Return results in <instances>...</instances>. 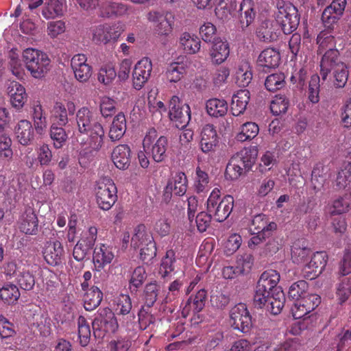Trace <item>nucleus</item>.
<instances>
[{
    "mask_svg": "<svg viewBox=\"0 0 351 351\" xmlns=\"http://www.w3.org/2000/svg\"><path fill=\"white\" fill-rule=\"evenodd\" d=\"M308 287V283L304 280L294 282L289 287V297L298 301L307 293Z\"/></svg>",
    "mask_w": 351,
    "mask_h": 351,
    "instance_id": "052dcab7",
    "label": "nucleus"
},
{
    "mask_svg": "<svg viewBox=\"0 0 351 351\" xmlns=\"http://www.w3.org/2000/svg\"><path fill=\"white\" fill-rule=\"evenodd\" d=\"M311 254V250L304 239L295 241L291 246V260L294 263H304Z\"/></svg>",
    "mask_w": 351,
    "mask_h": 351,
    "instance_id": "473e14b6",
    "label": "nucleus"
},
{
    "mask_svg": "<svg viewBox=\"0 0 351 351\" xmlns=\"http://www.w3.org/2000/svg\"><path fill=\"white\" fill-rule=\"evenodd\" d=\"M12 106L17 110L22 108L27 101L25 88L17 82H12L8 87Z\"/></svg>",
    "mask_w": 351,
    "mask_h": 351,
    "instance_id": "bb28decb",
    "label": "nucleus"
},
{
    "mask_svg": "<svg viewBox=\"0 0 351 351\" xmlns=\"http://www.w3.org/2000/svg\"><path fill=\"white\" fill-rule=\"evenodd\" d=\"M152 308L141 306L138 311V323L141 330H144L156 322V317L151 313Z\"/></svg>",
    "mask_w": 351,
    "mask_h": 351,
    "instance_id": "e2e57ef3",
    "label": "nucleus"
},
{
    "mask_svg": "<svg viewBox=\"0 0 351 351\" xmlns=\"http://www.w3.org/2000/svg\"><path fill=\"white\" fill-rule=\"evenodd\" d=\"M234 198L226 195L221 198L220 191L215 188L207 199V211L219 222L225 221L232 211Z\"/></svg>",
    "mask_w": 351,
    "mask_h": 351,
    "instance_id": "0eeeda50",
    "label": "nucleus"
},
{
    "mask_svg": "<svg viewBox=\"0 0 351 351\" xmlns=\"http://www.w3.org/2000/svg\"><path fill=\"white\" fill-rule=\"evenodd\" d=\"M337 297L340 304L346 302L351 295V277H339L337 285Z\"/></svg>",
    "mask_w": 351,
    "mask_h": 351,
    "instance_id": "de8ad7c7",
    "label": "nucleus"
},
{
    "mask_svg": "<svg viewBox=\"0 0 351 351\" xmlns=\"http://www.w3.org/2000/svg\"><path fill=\"white\" fill-rule=\"evenodd\" d=\"M280 60V56L277 50L274 48H267L260 53L258 64L260 66L271 69L277 67Z\"/></svg>",
    "mask_w": 351,
    "mask_h": 351,
    "instance_id": "72a5a7b5",
    "label": "nucleus"
},
{
    "mask_svg": "<svg viewBox=\"0 0 351 351\" xmlns=\"http://www.w3.org/2000/svg\"><path fill=\"white\" fill-rule=\"evenodd\" d=\"M93 335L97 337L104 335L102 331L114 333L119 327L114 313L110 309H103L92 322Z\"/></svg>",
    "mask_w": 351,
    "mask_h": 351,
    "instance_id": "9b49d317",
    "label": "nucleus"
},
{
    "mask_svg": "<svg viewBox=\"0 0 351 351\" xmlns=\"http://www.w3.org/2000/svg\"><path fill=\"white\" fill-rule=\"evenodd\" d=\"M347 0H333L323 11L322 20L325 27L332 28L343 15Z\"/></svg>",
    "mask_w": 351,
    "mask_h": 351,
    "instance_id": "a211bd4d",
    "label": "nucleus"
},
{
    "mask_svg": "<svg viewBox=\"0 0 351 351\" xmlns=\"http://www.w3.org/2000/svg\"><path fill=\"white\" fill-rule=\"evenodd\" d=\"M15 134L19 143L27 145L34 138V129L30 121L23 119L15 127Z\"/></svg>",
    "mask_w": 351,
    "mask_h": 351,
    "instance_id": "7c9ffc66",
    "label": "nucleus"
},
{
    "mask_svg": "<svg viewBox=\"0 0 351 351\" xmlns=\"http://www.w3.org/2000/svg\"><path fill=\"white\" fill-rule=\"evenodd\" d=\"M230 300V295L226 291L221 290L212 291L210 303L213 307L223 309L229 304Z\"/></svg>",
    "mask_w": 351,
    "mask_h": 351,
    "instance_id": "13d9d810",
    "label": "nucleus"
},
{
    "mask_svg": "<svg viewBox=\"0 0 351 351\" xmlns=\"http://www.w3.org/2000/svg\"><path fill=\"white\" fill-rule=\"evenodd\" d=\"M230 48L226 41L220 38L215 39L210 51V56L213 63L219 64L223 62L229 56Z\"/></svg>",
    "mask_w": 351,
    "mask_h": 351,
    "instance_id": "a878e982",
    "label": "nucleus"
},
{
    "mask_svg": "<svg viewBox=\"0 0 351 351\" xmlns=\"http://www.w3.org/2000/svg\"><path fill=\"white\" fill-rule=\"evenodd\" d=\"M286 84L285 76L282 73H276L268 75L265 81L266 89L271 92L278 90Z\"/></svg>",
    "mask_w": 351,
    "mask_h": 351,
    "instance_id": "3c124183",
    "label": "nucleus"
},
{
    "mask_svg": "<svg viewBox=\"0 0 351 351\" xmlns=\"http://www.w3.org/2000/svg\"><path fill=\"white\" fill-rule=\"evenodd\" d=\"M237 6L234 0H219L215 8V14L219 19H226Z\"/></svg>",
    "mask_w": 351,
    "mask_h": 351,
    "instance_id": "6e6d98bb",
    "label": "nucleus"
},
{
    "mask_svg": "<svg viewBox=\"0 0 351 351\" xmlns=\"http://www.w3.org/2000/svg\"><path fill=\"white\" fill-rule=\"evenodd\" d=\"M102 9L108 16L112 15H123L127 12L125 4L121 2L106 1L102 4Z\"/></svg>",
    "mask_w": 351,
    "mask_h": 351,
    "instance_id": "bf43d9fd",
    "label": "nucleus"
},
{
    "mask_svg": "<svg viewBox=\"0 0 351 351\" xmlns=\"http://www.w3.org/2000/svg\"><path fill=\"white\" fill-rule=\"evenodd\" d=\"M336 186L339 189L351 187V168L348 166L339 171L336 179Z\"/></svg>",
    "mask_w": 351,
    "mask_h": 351,
    "instance_id": "774afa93",
    "label": "nucleus"
},
{
    "mask_svg": "<svg viewBox=\"0 0 351 351\" xmlns=\"http://www.w3.org/2000/svg\"><path fill=\"white\" fill-rule=\"evenodd\" d=\"M16 281L21 289L31 291L35 285V276L29 271L23 269L16 274Z\"/></svg>",
    "mask_w": 351,
    "mask_h": 351,
    "instance_id": "864d4df0",
    "label": "nucleus"
},
{
    "mask_svg": "<svg viewBox=\"0 0 351 351\" xmlns=\"http://www.w3.org/2000/svg\"><path fill=\"white\" fill-rule=\"evenodd\" d=\"M77 326H78V337L80 339V344L85 347L86 346L90 339V328L86 319L82 316H79L77 319Z\"/></svg>",
    "mask_w": 351,
    "mask_h": 351,
    "instance_id": "8fccbe9b",
    "label": "nucleus"
},
{
    "mask_svg": "<svg viewBox=\"0 0 351 351\" xmlns=\"http://www.w3.org/2000/svg\"><path fill=\"white\" fill-rule=\"evenodd\" d=\"M252 265V256L250 255H247L245 258L238 260L237 267H224L222 270V275L226 279H233L239 274L248 271Z\"/></svg>",
    "mask_w": 351,
    "mask_h": 351,
    "instance_id": "cd10ccee",
    "label": "nucleus"
},
{
    "mask_svg": "<svg viewBox=\"0 0 351 351\" xmlns=\"http://www.w3.org/2000/svg\"><path fill=\"white\" fill-rule=\"evenodd\" d=\"M328 256L326 252H315L311 261L302 269L304 277L308 280H313L318 277L324 270Z\"/></svg>",
    "mask_w": 351,
    "mask_h": 351,
    "instance_id": "4468645a",
    "label": "nucleus"
},
{
    "mask_svg": "<svg viewBox=\"0 0 351 351\" xmlns=\"http://www.w3.org/2000/svg\"><path fill=\"white\" fill-rule=\"evenodd\" d=\"M95 195L98 206L104 210H110L117 200V189L113 180L105 178L99 181Z\"/></svg>",
    "mask_w": 351,
    "mask_h": 351,
    "instance_id": "1a4fd4ad",
    "label": "nucleus"
},
{
    "mask_svg": "<svg viewBox=\"0 0 351 351\" xmlns=\"http://www.w3.org/2000/svg\"><path fill=\"white\" fill-rule=\"evenodd\" d=\"M50 137L53 142V146L56 149L61 148L67 139V134L63 126L56 123H52L50 128Z\"/></svg>",
    "mask_w": 351,
    "mask_h": 351,
    "instance_id": "603ef678",
    "label": "nucleus"
},
{
    "mask_svg": "<svg viewBox=\"0 0 351 351\" xmlns=\"http://www.w3.org/2000/svg\"><path fill=\"white\" fill-rule=\"evenodd\" d=\"M102 298L101 291L97 287L93 286L84 296V308L88 311H93L100 304Z\"/></svg>",
    "mask_w": 351,
    "mask_h": 351,
    "instance_id": "4c0bfd02",
    "label": "nucleus"
},
{
    "mask_svg": "<svg viewBox=\"0 0 351 351\" xmlns=\"http://www.w3.org/2000/svg\"><path fill=\"white\" fill-rule=\"evenodd\" d=\"M126 119L123 113L120 112L113 119L109 131V138L112 141H119L125 133Z\"/></svg>",
    "mask_w": 351,
    "mask_h": 351,
    "instance_id": "c9c22d12",
    "label": "nucleus"
},
{
    "mask_svg": "<svg viewBox=\"0 0 351 351\" xmlns=\"http://www.w3.org/2000/svg\"><path fill=\"white\" fill-rule=\"evenodd\" d=\"M143 148L154 162H162L167 158L168 139L165 136L158 137L157 130L149 128L143 140Z\"/></svg>",
    "mask_w": 351,
    "mask_h": 351,
    "instance_id": "423d86ee",
    "label": "nucleus"
},
{
    "mask_svg": "<svg viewBox=\"0 0 351 351\" xmlns=\"http://www.w3.org/2000/svg\"><path fill=\"white\" fill-rule=\"evenodd\" d=\"M23 59L26 69L34 78L44 77L50 69L51 60L48 55L38 49H25L23 51Z\"/></svg>",
    "mask_w": 351,
    "mask_h": 351,
    "instance_id": "39448f33",
    "label": "nucleus"
},
{
    "mask_svg": "<svg viewBox=\"0 0 351 351\" xmlns=\"http://www.w3.org/2000/svg\"><path fill=\"white\" fill-rule=\"evenodd\" d=\"M183 283L180 279L171 282L168 287V292L163 300V302L168 304L178 298L181 294L180 289Z\"/></svg>",
    "mask_w": 351,
    "mask_h": 351,
    "instance_id": "338daca9",
    "label": "nucleus"
},
{
    "mask_svg": "<svg viewBox=\"0 0 351 351\" xmlns=\"http://www.w3.org/2000/svg\"><path fill=\"white\" fill-rule=\"evenodd\" d=\"M147 19L154 23V32L157 34L167 36L171 33L173 23L171 13L153 11L148 14Z\"/></svg>",
    "mask_w": 351,
    "mask_h": 351,
    "instance_id": "dca6fc26",
    "label": "nucleus"
},
{
    "mask_svg": "<svg viewBox=\"0 0 351 351\" xmlns=\"http://www.w3.org/2000/svg\"><path fill=\"white\" fill-rule=\"evenodd\" d=\"M276 227V223L268 222L265 215H258L252 219L250 230L252 234H260L261 232L262 234L270 236Z\"/></svg>",
    "mask_w": 351,
    "mask_h": 351,
    "instance_id": "c85d7f7f",
    "label": "nucleus"
},
{
    "mask_svg": "<svg viewBox=\"0 0 351 351\" xmlns=\"http://www.w3.org/2000/svg\"><path fill=\"white\" fill-rule=\"evenodd\" d=\"M176 252L173 250H168L165 255L162 258L158 274L163 279L171 276L172 273H175L177 267Z\"/></svg>",
    "mask_w": 351,
    "mask_h": 351,
    "instance_id": "2f4dec72",
    "label": "nucleus"
},
{
    "mask_svg": "<svg viewBox=\"0 0 351 351\" xmlns=\"http://www.w3.org/2000/svg\"><path fill=\"white\" fill-rule=\"evenodd\" d=\"M186 73V66L183 62H173L166 71V77L170 82L176 83L180 81Z\"/></svg>",
    "mask_w": 351,
    "mask_h": 351,
    "instance_id": "c03bdc74",
    "label": "nucleus"
},
{
    "mask_svg": "<svg viewBox=\"0 0 351 351\" xmlns=\"http://www.w3.org/2000/svg\"><path fill=\"white\" fill-rule=\"evenodd\" d=\"M20 231L25 234L36 235L38 232V219L34 208H25L19 221Z\"/></svg>",
    "mask_w": 351,
    "mask_h": 351,
    "instance_id": "4be33fe9",
    "label": "nucleus"
},
{
    "mask_svg": "<svg viewBox=\"0 0 351 351\" xmlns=\"http://www.w3.org/2000/svg\"><path fill=\"white\" fill-rule=\"evenodd\" d=\"M32 119L37 134H43L47 129V117L44 112L42 106L39 103L34 104L32 107Z\"/></svg>",
    "mask_w": 351,
    "mask_h": 351,
    "instance_id": "58836bf2",
    "label": "nucleus"
},
{
    "mask_svg": "<svg viewBox=\"0 0 351 351\" xmlns=\"http://www.w3.org/2000/svg\"><path fill=\"white\" fill-rule=\"evenodd\" d=\"M152 71V64L149 58H144L136 63L132 72V82L135 89L143 88L150 77Z\"/></svg>",
    "mask_w": 351,
    "mask_h": 351,
    "instance_id": "aec40b11",
    "label": "nucleus"
},
{
    "mask_svg": "<svg viewBox=\"0 0 351 351\" xmlns=\"http://www.w3.org/2000/svg\"><path fill=\"white\" fill-rule=\"evenodd\" d=\"M45 261L51 266H56L62 263L64 249L62 243L56 241L47 243L43 252Z\"/></svg>",
    "mask_w": 351,
    "mask_h": 351,
    "instance_id": "b1692460",
    "label": "nucleus"
},
{
    "mask_svg": "<svg viewBox=\"0 0 351 351\" xmlns=\"http://www.w3.org/2000/svg\"><path fill=\"white\" fill-rule=\"evenodd\" d=\"M75 111V104L72 101H66L65 103L55 102L51 110L53 123H56L60 126H65L69 123L68 116L74 115Z\"/></svg>",
    "mask_w": 351,
    "mask_h": 351,
    "instance_id": "6ab92c4d",
    "label": "nucleus"
},
{
    "mask_svg": "<svg viewBox=\"0 0 351 351\" xmlns=\"http://www.w3.org/2000/svg\"><path fill=\"white\" fill-rule=\"evenodd\" d=\"M256 34L261 41L270 43L278 38L280 29L275 20L265 19L259 24Z\"/></svg>",
    "mask_w": 351,
    "mask_h": 351,
    "instance_id": "412c9836",
    "label": "nucleus"
},
{
    "mask_svg": "<svg viewBox=\"0 0 351 351\" xmlns=\"http://www.w3.org/2000/svg\"><path fill=\"white\" fill-rule=\"evenodd\" d=\"M256 16V5L253 0H243L239 8V24L242 29L249 27Z\"/></svg>",
    "mask_w": 351,
    "mask_h": 351,
    "instance_id": "5701e85b",
    "label": "nucleus"
},
{
    "mask_svg": "<svg viewBox=\"0 0 351 351\" xmlns=\"http://www.w3.org/2000/svg\"><path fill=\"white\" fill-rule=\"evenodd\" d=\"M153 241L154 238L152 234L147 231L145 226L139 224L134 229V234L131 240V245L134 249H137Z\"/></svg>",
    "mask_w": 351,
    "mask_h": 351,
    "instance_id": "e433bc0d",
    "label": "nucleus"
},
{
    "mask_svg": "<svg viewBox=\"0 0 351 351\" xmlns=\"http://www.w3.org/2000/svg\"><path fill=\"white\" fill-rule=\"evenodd\" d=\"M279 273L273 269L264 271L256 285L254 302L256 306L265 308L272 315H278L285 305V296L278 284Z\"/></svg>",
    "mask_w": 351,
    "mask_h": 351,
    "instance_id": "f257e3e1",
    "label": "nucleus"
},
{
    "mask_svg": "<svg viewBox=\"0 0 351 351\" xmlns=\"http://www.w3.org/2000/svg\"><path fill=\"white\" fill-rule=\"evenodd\" d=\"M63 14L62 0H47L42 9V14L46 19H54Z\"/></svg>",
    "mask_w": 351,
    "mask_h": 351,
    "instance_id": "37998d69",
    "label": "nucleus"
},
{
    "mask_svg": "<svg viewBox=\"0 0 351 351\" xmlns=\"http://www.w3.org/2000/svg\"><path fill=\"white\" fill-rule=\"evenodd\" d=\"M180 45L186 53L195 54L200 49L201 41L197 36L184 32L180 38Z\"/></svg>",
    "mask_w": 351,
    "mask_h": 351,
    "instance_id": "a19ab883",
    "label": "nucleus"
},
{
    "mask_svg": "<svg viewBox=\"0 0 351 351\" xmlns=\"http://www.w3.org/2000/svg\"><path fill=\"white\" fill-rule=\"evenodd\" d=\"M228 103L224 99L213 98L208 99L206 104L208 114L213 117H223L228 112Z\"/></svg>",
    "mask_w": 351,
    "mask_h": 351,
    "instance_id": "79ce46f5",
    "label": "nucleus"
},
{
    "mask_svg": "<svg viewBox=\"0 0 351 351\" xmlns=\"http://www.w3.org/2000/svg\"><path fill=\"white\" fill-rule=\"evenodd\" d=\"M218 144L219 136L216 128L213 124L205 125L200 133L199 143L200 150L205 154H213Z\"/></svg>",
    "mask_w": 351,
    "mask_h": 351,
    "instance_id": "2eb2a0df",
    "label": "nucleus"
},
{
    "mask_svg": "<svg viewBox=\"0 0 351 351\" xmlns=\"http://www.w3.org/2000/svg\"><path fill=\"white\" fill-rule=\"evenodd\" d=\"M147 278V273L143 266H138L134 269L130 280V289L132 291H136L141 287Z\"/></svg>",
    "mask_w": 351,
    "mask_h": 351,
    "instance_id": "4d7b16f0",
    "label": "nucleus"
},
{
    "mask_svg": "<svg viewBox=\"0 0 351 351\" xmlns=\"http://www.w3.org/2000/svg\"><path fill=\"white\" fill-rule=\"evenodd\" d=\"M169 116L178 128L184 129L191 120V108L178 96L173 95L169 103Z\"/></svg>",
    "mask_w": 351,
    "mask_h": 351,
    "instance_id": "9d476101",
    "label": "nucleus"
},
{
    "mask_svg": "<svg viewBox=\"0 0 351 351\" xmlns=\"http://www.w3.org/2000/svg\"><path fill=\"white\" fill-rule=\"evenodd\" d=\"M250 98V91L241 89L234 94L231 102V111L234 116H239L244 112Z\"/></svg>",
    "mask_w": 351,
    "mask_h": 351,
    "instance_id": "c756f323",
    "label": "nucleus"
},
{
    "mask_svg": "<svg viewBox=\"0 0 351 351\" xmlns=\"http://www.w3.org/2000/svg\"><path fill=\"white\" fill-rule=\"evenodd\" d=\"M259 128L256 123L247 122L241 127V131L236 136V139L240 142L254 138L258 134Z\"/></svg>",
    "mask_w": 351,
    "mask_h": 351,
    "instance_id": "09e8293b",
    "label": "nucleus"
},
{
    "mask_svg": "<svg viewBox=\"0 0 351 351\" xmlns=\"http://www.w3.org/2000/svg\"><path fill=\"white\" fill-rule=\"evenodd\" d=\"M114 250L112 246L104 243L96 245L93 250V261L95 269L101 271L110 265L114 258Z\"/></svg>",
    "mask_w": 351,
    "mask_h": 351,
    "instance_id": "f3484780",
    "label": "nucleus"
},
{
    "mask_svg": "<svg viewBox=\"0 0 351 351\" xmlns=\"http://www.w3.org/2000/svg\"><path fill=\"white\" fill-rule=\"evenodd\" d=\"M288 107L289 101L285 95H276L270 104L271 112L274 115L285 113Z\"/></svg>",
    "mask_w": 351,
    "mask_h": 351,
    "instance_id": "680f3d73",
    "label": "nucleus"
},
{
    "mask_svg": "<svg viewBox=\"0 0 351 351\" xmlns=\"http://www.w3.org/2000/svg\"><path fill=\"white\" fill-rule=\"evenodd\" d=\"M132 308V300L129 295L121 294L117 300L115 311L118 315H128Z\"/></svg>",
    "mask_w": 351,
    "mask_h": 351,
    "instance_id": "69168bd1",
    "label": "nucleus"
},
{
    "mask_svg": "<svg viewBox=\"0 0 351 351\" xmlns=\"http://www.w3.org/2000/svg\"><path fill=\"white\" fill-rule=\"evenodd\" d=\"M257 154L255 148H245L233 155L226 166V176L236 180L249 171L255 162Z\"/></svg>",
    "mask_w": 351,
    "mask_h": 351,
    "instance_id": "20e7f679",
    "label": "nucleus"
},
{
    "mask_svg": "<svg viewBox=\"0 0 351 351\" xmlns=\"http://www.w3.org/2000/svg\"><path fill=\"white\" fill-rule=\"evenodd\" d=\"M298 302V306H303L309 313L315 310L321 302V298L317 294L306 293Z\"/></svg>",
    "mask_w": 351,
    "mask_h": 351,
    "instance_id": "0e129e2a",
    "label": "nucleus"
},
{
    "mask_svg": "<svg viewBox=\"0 0 351 351\" xmlns=\"http://www.w3.org/2000/svg\"><path fill=\"white\" fill-rule=\"evenodd\" d=\"M320 61V75L322 80H327L328 75L332 73V82L335 88H343L348 78V71L346 64L339 58L337 49L326 50L322 53Z\"/></svg>",
    "mask_w": 351,
    "mask_h": 351,
    "instance_id": "7ed1b4c3",
    "label": "nucleus"
},
{
    "mask_svg": "<svg viewBox=\"0 0 351 351\" xmlns=\"http://www.w3.org/2000/svg\"><path fill=\"white\" fill-rule=\"evenodd\" d=\"M160 291V286L156 280L147 283L143 291L144 305L142 306L152 308L157 301Z\"/></svg>",
    "mask_w": 351,
    "mask_h": 351,
    "instance_id": "ea45409f",
    "label": "nucleus"
},
{
    "mask_svg": "<svg viewBox=\"0 0 351 351\" xmlns=\"http://www.w3.org/2000/svg\"><path fill=\"white\" fill-rule=\"evenodd\" d=\"M207 298V292L205 289H201L197 293L191 295L186 302L183 308V312H189L192 310L193 313L200 312L204 307Z\"/></svg>",
    "mask_w": 351,
    "mask_h": 351,
    "instance_id": "f704fd0d",
    "label": "nucleus"
},
{
    "mask_svg": "<svg viewBox=\"0 0 351 351\" xmlns=\"http://www.w3.org/2000/svg\"><path fill=\"white\" fill-rule=\"evenodd\" d=\"M187 188V178L184 173L179 172L176 174L173 182H169L166 190H170L175 195L181 196L183 195Z\"/></svg>",
    "mask_w": 351,
    "mask_h": 351,
    "instance_id": "49530a36",
    "label": "nucleus"
},
{
    "mask_svg": "<svg viewBox=\"0 0 351 351\" xmlns=\"http://www.w3.org/2000/svg\"><path fill=\"white\" fill-rule=\"evenodd\" d=\"M131 150L125 144H121L115 147L112 153V160L117 168L127 169L130 165Z\"/></svg>",
    "mask_w": 351,
    "mask_h": 351,
    "instance_id": "393cba45",
    "label": "nucleus"
},
{
    "mask_svg": "<svg viewBox=\"0 0 351 351\" xmlns=\"http://www.w3.org/2000/svg\"><path fill=\"white\" fill-rule=\"evenodd\" d=\"M76 123L78 132L88 136L89 147L99 151L104 143L105 131L97 117L88 107L84 106L76 112Z\"/></svg>",
    "mask_w": 351,
    "mask_h": 351,
    "instance_id": "f03ea898",
    "label": "nucleus"
},
{
    "mask_svg": "<svg viewBox=\"0 0 351 351\" xmlns=\"http://www.w3.org/2000/svg\"><path fill=\"white\" fill-rule=\"evenodd\" d=\"M231 326L243 333L248 332L252 327V317L247 306L243 303H239L232 307L230 312Z\"/></svg>",
    "mask_w": 351,
    "mask_h": 351,
    "instance_id": "f8f14e48",
    "label": "nucleus"
},
{
    "mask_svg": "<svg viewBox=\"0 0 351 351\" xmlns=\"http://www.w3.org/2000/svg\"><path fill=\"white\" fill-rule=\"evenodd\" d=\"M274 20L285 34L293 33L300 23L298 10L290 3H278Z\"/></svg>",
    "mask_w": 351,
    "mask_h": 351,
    "instance_id": "6e6552de",
    "label": "nucleus"
},
{
    "mask_svg": "<svg viewBox=\"0 0 351 351\" xmlns=\"http://www.w3.org/2000/svg\"><path fill=\"white\" fill-rule=\"evenodd\" d=\"M252 80V73L247 63H243L237 69L235 73L236 83L239 86L245 87Z\"/></svg>",
    "mask_w": 351,
    "mask_h": 351,
    "instance_id": "5fc2aeb1",
    "label": "nucleus"
},
{
    "mask_svg": "<svg viewBox=\"0 0 351 351\" xmlns=\"http://www.w3.org/2000/svg\"><path fill=\"white\" fill-rule=\"evenodd\" d=\"M18 287L12 283H6L0 289V299L8 304H14L20 298Z\"/></svg>",
    "mask_w": 351,
    "mask_h": 351,
    "instance_id": "a18cd8bd",
    "label": "nucleus"
},
{
    "mask_svg": "<svg viewBox=\"0 0 351 351\" xmlns=\"http://www.w3.org/2000/svg\"><path fill=\"white\" fill-rule=\"evenodd\" d=\"M123 26L120 23L99 25L93 32V40L96 43L106 44L111 41H116L122 32Z\"/></svg>",
    "mask_w": 351,
    "mask_h": 351,
    "instance_id": "ddd939ff",
    "label": "nucleus"
}]
</instances>
